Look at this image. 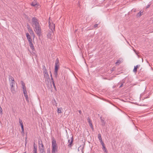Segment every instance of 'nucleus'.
<instances>
[{"label":"nucleus","instance_id":"obj_1","mask_svg":"<svg viewBox=\"0 0 153 153\" xmlns=\"http://www.w3.org/2000/svg\"><path fill=\"white\" fill-rule=\"evenodd\" d=\"M32 24L36 33L39 37H40L41 33V29L38 20L36 17H34L32 18Z\"/></svg>","mask_w":153,"mask_h":153},{"label":"nucleus","instance_id":"obj_2","mask_svg":"<svg viewBox=\"0 0 153 153\" xmlns=\"http://www.w3.org/2000/svg\"><path fill=\"white\" fill-rule=\"evenodd\" d=\"M52 140V151L51 153H55L57 151L58 147L56 143V141L54 138H51Z\"/></svg>","mask_w":153,"mask_h":153},{"label":"nucleus","instance_id":"obj_3","mask_svg":"<svg viewBox=\"0 0 153 153\" xmlns=\"http://www.w3.org/2000/svg\"><path fill=\"white\" fill-rule=\"evenodd\" d=\"M55 65L54 75L55 78H57L58 76V72L59 67V62L57 58L55 61Z\"/></svg>","mask_w":153,"mask_h":153},{"label":"nucleus","instance_id":"obj_4","mask_svg":"<svg viewBox=\"0 0 153 153\" xmlns=\"http://www.w3.org/2000/svg\"><path fill=\"white\" fill-rule=\"evenodd\" d=\"M44 67L45 68L44 69L43 72L44 78L45 79V81H47L48 82L49 80H50L48 72L47 70L45 68V67L44 66Z\"/></svg>","mask_w":153,"mask_h":153},{"label":"nucleus","instance_id":"obj_5","mask_svg":"<svg viewBox=\"0 0 153 153\" xmlns=\"http://www.w3.org/2000/svg\"><path fill=\"white\" fill-rule=\"evenodd\" d=\"M31 5L34 7H37L39 6V3L37 2L36 0H34L32 2Z\"/></svg>","mask_w":153,"mask_h":153},{"label":"nucleus","instance_id":"obj_6","mask_svg":"<svg viewBox=\"0 0 153 153\" xmlns=\"http://www.w3.org/2000/svg\"><path fill=\"white\" fill-rule=\"evenodd\" d=\"M74 139L72 137L70 140H68V146L70 147H71L72 146V143Z\"/></svg>","mask_w":153,"mask_h":153},{"label":"nucleus","instance_id":"obj_7","mask_svg":"<svg viewBox=\"0 0 153 153\" xmlns=\"http://www.w3.org/2000/svg\"><path fill=\"white\" fill-rule=\"evenodd\" d=\"M49 23L50 28L51 29V30L53 32V31L55 30V25L54 24L50 23V22H49Z\"/></svg>","mask_w":153,"mask_h":153},{"label":"nucleus","instance_id":"obj_8","mask_svg":"<svg viewBox=\"0 0 153 153\" xmlns=\"http://www.w3.org/2000/svg\"><path fill=\"white\" fill-rule=\"evenodd\" d=\"M87 120L88 121V123H89L90 126L91 128L92 129H93V125H92V123L91 122V120L90 119L89 117H88L87 118Z\"/></svg>","mask_w":153,"mask_h":153},{"label":"nucleus","instance_id":"obj_9","mask_svg":"<svg viewBox=\"0 0 153 153\" xmlns=\"http://www.w3.org/2000/svg\"><path fill=\"white\" fill-rule=\"evenodd\" d=\"M26 37L29 43L30 42H32V39L31 38L30 36L28 33H26Z\"/></svg>","mask_w":153,"mask_h":153},{"label":"nucleus","instance_id":"obj_10","mask_svg":"<svg viewBox=\"0 0 153 153\" xmlns=\"http://www.w3.org/2000/svg\"><path fill=\"white\" fill-rule=\"evenodd\" d=\"M39 150L45 149V147L42 143H41V144L39 143Z\"/></svg>","mask_w":153,"mask_h":153},{"label":"nucleus","instance_id":"obj_11","mask_svg":"<svg viewBox=\"0 0 153 153\" xmlns=\"http://www.w3.org/2000/svg\"><path fill=\"white\" fill-rule=\"evenodd\" d=\"M29 45L33 51L35 50L34 46L32 42H30L29 43Z\"/></svg>","mask_w":153,"mask_h":153},{"label":"nucleus","instance_id":"obj_12","mask_svg":"<svg viewBox=\"0 0 153 153\" xmlns=\"http://www.w3.org/2000/svg\"><path fill=\"white\" fill-rule=\"evenodd\" d=\"M143 11L142 12L141 10L136 15V16L137 17H140L143 14Z\"/></svg>","mask_w":153,"mask_h":153},{"label":"nucleus","instance_id":"obj_13","mask_svg":"<svg viewBox=\"0 0 153 153\" xmlns=\"http://www.w3.org/2000/svg\"><path fill=\"white\" fill-rule=\"evenodd\" d=\"M19 123L20 125L21 126V128H24V126L23 124L22 120L20 119V118L19 119Z\"/></svg>","mask_w":153,"mask_h":153},{"label":"nucleus","instance_id":"obj_14","mask_svg":"<svg viewBox=\"0 0 153 153\" xmlns=\"http://www.w3.org/2000/svg\"><path fill=\"white\" fill-rule=\"evenodd\" d=\"M140 65H137L136 66H134V69L133 71L134 73H136L137 72V68L138 66H140Z\"/></svg>","mask_w":153,"mask_h":153},{"label":"nucleus","instance_id":"obj_15","mask_svg":"<svg viewBox=\"0 0 153 153\" xmlns=\"http://www.w3.org/2000/svg\"><path fill=\"white\" fill-rule=\"evenodd\" d=\"M62 109L61 108H57V113H61L62 112Z\"/></svg>","mask_w":153,"mask_h":153},{"label":"nucleus","instance_id":"obj_16","mask_svg":"<svg viewBox=\"0 0 153 153\" xmlns=\"http://www.w3.org/2000/svg\"><path fill=\"white\" fill-rule=\"evenodd\" d=\"M102 149L105 153H108V152L105 146L102 147Z\"/></svg>","mask_w":153,"mask_h":153},{"label":"nucleus","instance_id":"obj_17","mask_svg":"<svg viewBox=\"0 0 153 153\" xmlns=\"http://www.w3.org/2000/svg\"><path fill=\"white\" fill-rule=\"evenodd\" d=\"M24 96L26 100L27 101V102H29V98L28 97V95L27 94V95H25Z\"/></svg>","mask_w":153,"mask_h":153},{"label":"nucleus","instance_id":"obj_18","mask_svg":"<svg viewBox=\"0 0 153 153\" xmlns=\"http://www.w3.org/2000/svg\"><path fill=\"white\" fill-rule=\"evenodd\" d=\"M11 92L13 93H14L15 92V89L14 87V86L13 87H11Z\"/></svg>","mask_w":153,"mask_h":153},{"label":"nucleus","instance_id":"obj_19","mask_svg":"<svg viewBox=\"0 0 153 153\" xmlns=\"http://www.w3.org/2000/svg\"><path fill=\"white\" fill-rule=\"evenodd\" d=\"M9 80L10 81L11 80V82L12 81H13L14 82V81H15L14 80V79L13 78V77L12 76H9Z\"/></svg>","mask_w":153,"mask_h":153},{"label":"nucleus","instance_id":"obj_20","mask_svg":"<svg viewBox=\"0 0 153 153\" xmlns=\"http://www.w3.org/2000/svg\"><path fill=\"white\" fill-rule=\"evenodd\" d=\"M39 151L40 153H46L45 149H41Z\"/></svg>","mask_w":153,"mask_h":153},{"label":"nucleus","instance_id":"obj_21","mask_svg":"<svg viewBox=\"0 0 153 153\" xmlns=\"http://www.w3.org/2000/svg\"><path fill=\"white\" fill-rule=\"evenodd\" d=\"M15 84V81H12L10 83V85L11 87H13L14 86V85Z\"/></svg>","mask_w":153,"mask_h":153},{"label":"nucleus","instance_id":"obj_22","mask_svg":"<svg viewBox=\"0 0 153 153\" xmlns=\"http://www.w3.org/2000/svg\"><path fill=\"white\" fill-rule=\"evenodd\" d=\"M98 138L100 140H102V137H101V134H100L99 133L98 134Z\"/></svg>","mask_w":153,"mask_h":153},{"label":"nucleus","instance_id":"obj_23","mask_svg":"<svg viewBox=\"0 0 153 153\" xmlns=\"http://www.w3.org/2000/svg\"><path fill=\"white\" fill-rule=\"evenodd\" d=\"M23 94H24V95L27 94V93L26 89H23Z\"/></svg>","mask_w":153,"mask_h":153},{"label":"nucleus","instance_id":"obj_24","mask_svg":"<svg viewBox=\"0 0 153 153\" xmlns=\"http://www.w3.org/2000/svg\"><path fill=\"white\" fill-rule=\"evenodd\" d=\"M121 63V61L120 60H118L117 62L115 63V64L116 65H119Z\"/></svg>","mask_w":153,"mask_h":153},{"label":"nucleus","instance_id":"obj_25","mask_svg":"<svg viewBox=\"0 0 153 153\" xmlns=\"http://www.w3.org/2000/svg\"><path fill=\"white\" fill-rule=\"evenodd\" d=\"M47 36L48 38H49L50 39H51V38H52L51 36V34L50 33H49L47 35Z\"/></svg>","mask_w":153,"mask_h":153},{"label":"nucleus","instance_id":"obj_26","mask_svg":"<svg viewBox=\"0 0 153 153\" xmlns=\"http://www.w3.org/2000/svg\"><path fill=\"white\" fill-rule=\"evenodd\" d=\"M41 143H42V142L41 139L40 138L38 139V144L39 145V144H41Z\"/></svg>","mask_w":153,"mask_h":153},{"label":"nucleus","instance_id":"obj_27","mask_svg":"<svg viewBox=\"0 0 153 153\" xmlns=\"http://www.w3.org/2000/svg\"><path fill=\"white\" fill-rule=\"evenodd\" d=\"M21 129H22L21 133L23 135H24L25 134L24 128H21Z\"/></svg>","mask_w":153,"mask_h":153},{"label":"nucleus","instance_id":"obj_28","mask_svg":"<svg viewBox=\"0 0 153 153\" xmlns=\"http://www.w3.org/2000/svg\"><path fill=\"white\" fill-rule=\"evenodd\" d=\"M28 31L30 34H31V33L33 32V31L31 29H28Z\"/></svg>","mask_w":153,"mask_h":153},{"label":"nucleus","instance_id":"obj_29","mask_svg":"<svg viewBox=\"0 0 153 153\" xmlns=\"http://www.w3.org/2000/svg\"><path fill=\"white\" fill-rule=\"evenodd\" d=\"M21 84L22 85V86H23L25 85V84L22 81H21Z\"/></svg>","mask_w":153,"mask_h":153},{"label":"nucleus","instance_id":"obj_30","mask_svg":"<svg viewBox=\"0 0 153 153\" xmlns=\"http://www.w3.org/2000/svg\"><path fill=\"white\" fill-rule=\"evenodd\" d=\"M47 153H51L50 149H47Z\"/></svg>","mask_w":153,"mask_h":153},{"label":"nucleus","instance_id":"obj_31","mask_svg":"<svg viewBox=\"0 0 153 153\" xmlns=\"http://www.w3.org/2000/svg\"><path fill=\"white\" fill-rule=\"evenodd\" d=\"M53 87L55 89V90H56V86H55V83H53Z\"/></svg>","mask_w":153,"mask_h":153},{"label":"nucleus","instance_id":"obj_32","mask_svg":"<svg viewBox=\"0 0 153 153\" xmlns=\"http://www.w3.org/2000/svg\"><path fill=\"white\" fill-rule=\"evenodd\" d=\"M51 82L52 83V84H53V83H55L53 78H51Z\"/></svg>","mask_w":153,"mask_h":153},{"label":"nucleus","instance_id":"obj_33","mask_svg":"<svg viewBox=\"0 0 153 153\" xmlns=\"http://www.w3.org/2000/svg\"><path fill=\"white\" fill-rule=\"evenodd\" d=\"M33 152H37V148L33 149Z\"/></svg>","mask_w":153,"mask_h":153},{"label":"nucleus","instance_id":"obj_34","mask_svg":"<svg viewBox=\"0 0 153 153\" xmlns=\"http://www.w3.org/2000/svg\"><path fill=\"white\" fill-rule=\"evenodd\" d=\"M98 26V24H95L94 25V28H96Z\"/></svg>","mask_w":153,"mask_h":153},{"label":"nucleus","instance_id":"obj_35","mask_svg":"<svg viewBox=\"0 0 153 153\" xmlns=\"http://www.w3.org/2000/svg\"><path fill=\"white\" fill-rule=\"evenodd\" d=\"M35 143H34V146H33V149H36L37 148V146H36L35 145Z\"/></svg>","mask_w":153,"mask_h":153},{"label":"nucleus","instance_id":"obj_36","mask_svg":"<svg viewBox=\"0 0 153 153\" xmlns=\"http://www.w3.org/2000/svg\"><path fill=\"white\" fill-rule=\"evenodd\" d=\"M22 88H23V90L24 89H26V87H25V85L23 86H22Z\"/></svg>","mask_w":153,"mask_h":153},{"label":"nucleus","instance_id":"obj_37","mask_svg":"<svg viewBox=\"0 0 153 153\" xmlns=\"http://www.w3.org/2000/svg\"><path fill=\"white\" fill-rule=\"evenodd\" d=\"M2 109L1 106H0V112H1V113H2Z\"/></svg>","mask_w":153,"mask_h":153},{"label":"nucleus","instance_id":"obj_38","mask_svg":"<svg viewBox=\"0 0 153 153\" xmlns=\"http://www.w3.org/2000/svg\"><path fill=\"white\" fill-rule=\"evenodd\" d=\"M31 35H32V36H33V37H34L35 36V34H34V32L33 31V32L32 33H31Z\"/></svg>","mask_w":153,"mask_h":153},{"label":"nucleus","instance_id":"obj_39","mask_svg":"<svg viewBox=\"0 0 153 153\" xmlns=\"http://www.w3.org/2000/svg\"><path fill=\"white\" fill-rule=\"evenodd\" d=\"M102 145V146H105V144H104V143L103 142H102V143H101Z\"/></svg>","mask_w":153,"mask_h":153},{"label":"nucleus","instance_id":"obj_40","mask_svg":"<svg viewBox=\"0 0 153 153\" xmlns=\"http://www.w3.org/2000/svg\"><path fill=\"white\" fill-rule=\"evenodd\" d=\"M150 4H149L148 5H147L146 7V8H149V7H150Z\"/></svg>","mask_w":153,"mask_h":153},{"label":"nucleus","instance_id":"obj_41","mask_svg":"<svg viewBox=\"0 0 153 153\" xmlns=\"http://www.w3.org/2000/svg\"><path fill=\"white\" fill-rule=\"evenodd\" d=\"M123 83H122L121 84V85H120V88H121L122 87V86H123Z\"/></svg>","mask_w":153,"mask_h":153},{"label":"nucleus","instance_id":"obj_42","mask_svg":"<svg viewBox=\"0 0 153 153\" xmlns=\"http://www.w3.org/2000/svg\"><path fill=\"white\" fill-rule=\"evenodd\" d=\"M79 112L80 114H81L82 113L81 111V110L79 111Z\"/></svg>","mask_w":153,"mask_h":153},{"label":"nucleus","instance_id":"obj_43","mask_svg":"<svg viewBox=\"0 0 153 153\" xmlns=\"http://www.w3.org/2000/svg\"><path fill=\"white\" fill-rule=\"evenodd\" d=\"M50 73H51V78H53L52 77V74L51 72V71L50 72Z\"/></svg>","mask_w":153,"mask_h":153},{"label":"nucleus","instance_id":"obj_44","mask_svg":"<svg viewBox=\"0 0 153 153\" xmlns=\"http://www.w3.org/2000/svg\"><path fill=\"white\" fill-rule=\"evenodd\" d=\"M100 142L101 143H102L103 142V141L102 140H100Z\"/></svg>","mask_w":153,"mask_h":153},{"label":"nucleus","instance_id":"obj_45","mask_svg":"<svg viewBox=\"0 0 153 153\" xmlns=\"http://www.w3.org/2000/svg\"><path fill=\"white\" fill-rule=\"evenodd\" d=\"M134 51L137 54V53H136V51L135 50H134Z\"/></svg>","mask_w":153,"mask_h":153},{"label":"nucleus","instance_id":"obj_46","mask_svg":"<svg viewBox=\"0 0 153 153\" xmlns=\"http://www.w3.org/2000/svg\"><path fill=\"white\" fill-rule=\"evenodd\" d=\"M136 10H134V12H136Z\"/></svg>","mask_w":153,"mask_h":153},{"label":"nucleus","instance_id":"obj_47","mask_svg":"<svg viewBox=\"0 0 153 153\" xmlns=\"http://www.w3.org/2000/svg\"><path fill=\"white\" fill-rule=\"evenodd\" d=\"M33 153H37V152H33Z\"/></svg>","mask_w":153,"mask_h":153},{"label":"nucleus","instance_id":"obj_48","mask_svg":"<svg viewBox=\"0 0 153 153\" xmlns=\"http://www.w3.org/2000/svg\"><path fill=\"white\" fill-rule=\"evenodd\" d=\"M143 59H142V62H143Z\"/></svg>","mask_w":153,"mask_h":153}]
</instances>
